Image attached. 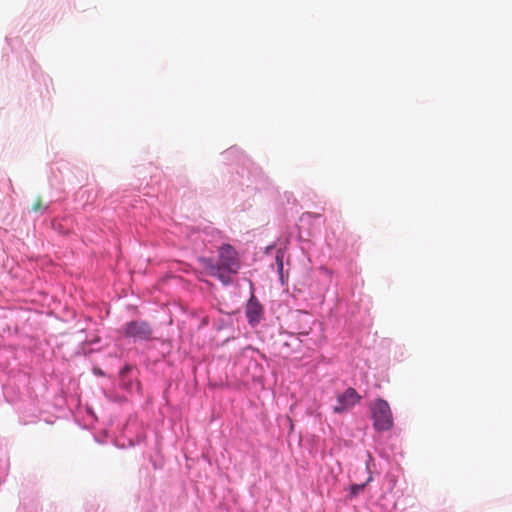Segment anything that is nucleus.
I'll use <instances>...</instances> for the list:
<instances>
[{
  "instance_id": "423d86ee",
  "label": "nucleus",
  "mask_w": 512,
  "mask_h": 512,
  "mask_svg": "<svg viewBox=\"0 0 512 512\" xmlns=\"http://www.w3.org/2000/svg\"><path fill=\"white\" fill-rule=\"evenodd\" d=\"M371 480H372V477L369 476L366 483L351 485V487H350V495H351V497H355L360 492H362L365 489L367 483L370 482Z\"/></svg>"
},
{
  "instance_id": "f03ea898",
  "label": "nucleus",
  "mask_w": 512,
  "mask_h": 512,
  "mask_svg": "<svg viewBox=\"0 0 512 512\" xmlns=\"http://www.w3.org/2000/svg\"><path fill=\"white\" fill-rule=\"evenodd\" d=\"M373 427L378 432L389 431L393 428V414L388 402L378 398L370 404Z\"/></svg>"
},
{
  "instance_id": "1a4fd4ad",
  "label": "nucleus",
  "mask_w": 512,
  "mask_h": 512,
  "mask_svg": "<svg viewBox=\"0 0 512 512\" xmlns=\"http://www.w3.org/2000/svg\"><path fill=\"white\" fill-rule=\"evenodd\" d=\"M95 373L102 375V372L100 370H95Z\"/></svg>"
},
{
  "instance_id": "f257e3e1",
  "label": "nucleus",
  "mask_w": 512,
  "mask_h": 512,
  "mask_svg": "<svg viewBox=\"0 0 512 512\" xmlns=\"http://www.w3.org/2000/svg\"><path fill=\"white\" fill-rule=\"evenodd\" d=\"M201 263L208 275L218 278L224 285L231 283L232 275L236 274L240 267L237 253L230 245L219 248L217 262L211 258H202Z\"/></svg>"
},
{
  "instance_id": "39448f33",
  "label": "nucleus",
  "mask_w": 512,
  "mask_h": 512,
  "mask_svg": "<svg viewBox=\"0 0 512 512\" xmlns=\"http://www.w3.org/2000/svg\"><path fill=\"white\" fill-rule=\"evenodd\" d=\"M245 314L251 325H257L260 322L263 314V308L254 296H252L248 301Z\"/></svg>"
},
{
  "instance_id": "0eeeda50",
  "label": "nucleus",
  "mask_w": 512,
  "mask_h": 512,
  "mask_svg": "<svg viewBox=\"0 0 512 512\" xmlns=\"http://www.w3.org/2000/svg\"><path fill=\"white\" fill-rule=\"evenodd\" d=\"M42 208H44L46 210L48 207L47 206H43L41 197H37L36 201L32 205V211L38 212Z\"/></svg>"
},
{
  "instance_id": "20e7f679",
  "label": "nucleus",
  "mask_w": 512,
  "mask_h": 512,
  "mask_svg": "<svg viewBox=\"0 0 512 512\" xmlns=\"http://www.w3.org/2000/svg\"><path fill=\"white\" fill-rule=\"evenodd\" d=\"M125 335L128 337L147 340L152 335V330L148 323L143 321H131L126 324Z\"/></svg>"
},
{
  "instance_id": "6e6552de",
  "label": "nucleus",
  "mask_w": 512,
  "mask_h": 512,
  "mask_svg": "<svg viewBox=\"0 0 512 512\" xmlns=\"http://www.w3.org/2000/svg\"><path fill=\"white\" fill-rule=\"evenodd\" d=\"M131 370V367L129 365H126L124 366L121 371H120V375L121 376H124L125 374H127L129 371Z\"/></svg>"
},
{
  "instance_id": "7ed1b4c3",
  "label": "nucleus",
  "mask_w": 512,
  "mask_h": 512,
  "mask_svg": "<svg viewBox=\"0 0 512 512\" xmlns=\"http://www.w3.org/2000/svg\"><path fill=\"white\" fill-rule=\"evenodd\" d=\"M361 399V395L354 388L349 387L343 393L337 395L333 412L336 414L347 413L358 404Z\"/></svg>"
}]
</instances>
